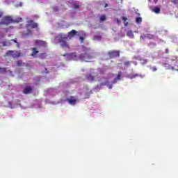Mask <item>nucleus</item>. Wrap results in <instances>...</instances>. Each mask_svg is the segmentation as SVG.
I'll list each match as a JSON object with an SVG mask.
<instances>
[{
	"mask_svg": "<svg viewBox=\"0 0 178 178\" xmlns=\"http://www.w3.org/2000/svg\"><path fill=\"white\" fill-rule=\"evenodd\" d=\"M77 31L74 30V29H72L71 31H70L68 33H67V37L69 38H73V37H74L75 35H77Z\"/></svg>",
	"mask_w": 178,
	"mask_h": 178,
	"instance_id": "obj_9",
	"label": "nucleus"
},
{
	"mask_svg": "<svg viewBox=\"0 0 178 178\" xmlns=\"http://www.w3.org/2000/svg\"><path fill=\"white\" fill-rule=\"evenodd\" d=\"M7 56H11V58H20L22 56V53L19 51H8L6 52Z\"/></svg>",
	"mask_w": 178,
	"mask_h": 178,
	"instance_id": "obj_4",
	"label": "nucleus"
},
{
	"mask_svg": "<svg viewBox=\"0 0 178 178\" xmlns=\"http://www.w3.org/2000/svg\"><path fill=\"white\" fill-rule=\"evenodd\" d=\"M36 42H39V44H42L43 45H47V42H44V41H38L37 40Z\"/></svg>",
	"mask_w": 178,
	"mask_h": 178,
	"instance_id": "obj_28",
	"label": "nucleus"
},
{
	"mask_svg": "<svg viewBox=\"0 0 178 178\" xmlns=\"http://www.w3.org/2000/svg\"><path fill=\"white\" fill-rule=\"evenodd\" d=\"M38 51L37 50V48H35V47H33V49H32V53H31V56H33V58H34V56H35V55L37 54H38Z\"/></svg>",
	"mask_w": 178,
	"mask_h": 178,
	"instance_id": "obj_16",
	"label": "nucleus"
},
{
	"mask_svg": "<svg viewBox=\"0 0 178 178\" xmlns=\"http://www.w3.org/2000/svg\"><path fill=\"white\" fill-rule=\"evenodd\" d=\"M11 41H13V42L17 44V48H19L20 47V44H19V42H17V38L13 39V40H11Z\"/></svg>",
	"mask_w": 178,
	"mask_h": 178,
	"instance_id": "obj_22",
	"label": "nucleus"
},
{
	"mask_svg": "<svg viewBox=\"0 0 178 178\" xmlns=\"http://www.w3.org/2000/svg\"><path fill=\"white\" fill-rule=\"evenodd\" d=\"M153 12L156 14L161 13V8L159 7H154V8L153 9Z\"/></svg>",
	"mask_w": 178,
	"mask_h": 178,
	"instance_id": "obj_18",
	"label": "nucleus"
},
{
	"mask_svg": "<svg viewBox=\"0 0 178 178\" xmlns=\"http://www.w3.org/2000/svg\"><path fill=\"white\" fill-rule=\"evenodd\" d=\"M79 40H80V41H81V42H83V41H84V38H83V37H80L79 38Z\"/></svg>",
	"mask_w": 178,
	"mask_h": 178,
	"instance_id": "obj_35",
	"label": "nucleus"
},
{
	"mask_svg": "<svg viewBox=\"0 0 178 178\" xmlns=\"http://www.w3.org/2000/svg\"><path fill=\"white\" fill-rule=\"evenodd\" d=\"M156 3L158 2V0H154Z\"/></svg>",
	"mask_w": 178,
	"mask_h": 178,
	"instance_id": "obj_43",
	"label": "nucleus"
},
{
	"mask_svg": "<svg viewBox=\"0 0 178 178\" xmlns=\"http://www.w3.org/2000/svg\"><path fill=\"white\" fill-rule=\"evenodd\" d=\"M12 45V40H6L3 42V47H10Z\"/></svg>",
	"mask_w": 178,
	"mask_h": 178,
	"instance_id": "obj_15",
	"label": "nucleus"
},
{
	"mask_svg": "<svg viewBox=\"0 0 178 178\" xmlns=\"http://www.w3.org/2000/svg\"><path fill=\"white\" fill-rule=\"evenodd\" d=\"M131 63H132L131 61H126V62L124 63V65L127 67H129V66H131Z\"/></svg>",
	"mask_w": 178,
	"mask_h": 178,
	"instance_id": "obj_20",
	"label": "nucleus"
},
{
	"mask_svg": "<svg viewBox=\"0 0 178 178\" xmlns=\"http://www.w3.org/2000/svg\"><path fill=\"white\" fill-rule=\"evenodd\" d=\"M108 55L110 59H115V58H119V56H120V51H110L108 52Z\"/></svg>",
	"mask_w": 178,
	"mask_h": 178,
	"instance_id": "obj_6",
	"label": "nucleus"
},
{
	"mask_svg": "<svg viewBox=\"0 0 178 178\" xmlns=\"http://www.w3.org/2000/svg\"><path fill=\"white\" fill-rule=\"evenodd\" d=\"M101 38H102L101 36H99V35H95V36L94 37L93 40H94L95 41H97V40H101Z\"/></svg>",
	"mask_w": 178,
	"mask_h": 178,
	"instance_id": "obj_26",
	"label": "nucleus"
},
{
	"mask_svg": "<svg viewBox=\"0 0 178 178\" xmlns=\"http://www.w3.org/2000/svg\"><path fill=\"white\" fill-rule=\"evenodd\" d=\"M127 35L129 38H134V33H133L132 31H128L127 33Z\"/></svg>",
	"mask_w": 178,
	"mask_h": 178,
	"instance_id": "obj_17",
	"label": "nucleus"
},
{
	"mask_svg": "<svg viewBox=\"0 0 178 178\" xmlns=\"http://www.w3.org/2000/svg\"><path fill=\"white\" fill-rule=\"evenodd\" d=\"M31 26L32 29H38V24L35 23L34 21L30 20L28 22V24L25 25L26 29H29Z\"/></svg>",
	"mask_w": 178,
	"mask_h": 178,
	"instance_id": "obj_7",
	"label": "nucleus"
},
{
	"mask_svg": "<svg viewBox=\"0 0 178 178\" xmlns=\"http://www.w3.org/2000/svg\"><path fill=\"white\" fill-rule=\"evenodd\" d=\"M2 16H3V13L0 12V19H1V17H2Z\"/></svg>",
	"mask_w": 178,
	"mask_h": 178,
	"instance_id": "obj_38",
	"label": "nucleus"
},
{
	"mask_svg": "<svg viewBox=\"0 0 178 178\" xmlns=\"http://www.w3.org/2000/svg\"><path fill=\"white\" fill-rule=\"evenodd\" d=\"M33 92V88L31 86H26L23 90L24 94H31Z\"/></svg>",
	"mask_w": 178,
	"mask_h": 178,
	"instance_id": "obj_10",
	"label": "nucleus"
},
{
	"mask_svg": "<svg viewBox=\"0 0 178 178\" xmlns=\"http://www.w3.org/2000/svg\"><path fill=\"white\" fill-rule=\"evenodd\" d=\"M146 38H148V40H152L154 39V35L151 33L146 34Z\"/></svg>",
	"mask_w": 178,
	"mask_h": 178,
	"instance_id": "obj_19",
	"label": "nucleus"
},
{
	"mask_svg": "<svg viewBox=\"0 0 178 178\" xmlns=\"http://www.w3.org/2000/svg\"><path fill=\"white\" fill-rule=\"evenodd\" d=\"M67 101L70 104V105H76L79 99H74L73 96H70L69 98L67 99Z\"/></svg>",
	"mask_w": 178,
	"mask_h": 178,
	"instance_id": "obj_8",
	"label": "nucleus"
},
{
	"mask_svg": "<svg viewBox=\"0 0 178 178\" xmlns=\"http://www.w3.org/2000/svg\"><path fill=\"white\" fill-rule=\"evenodd\" d=\"M18 6H23V3L19 2V4H18Z\"/></svg>",
	"mask_w": 178,
	"mask_h": 178,
	"instance_id": "obj_37",
	"label": "nucleus"
},
{
	"mask_svg": "<svg viewBox=\"0 0 178 178\" xmlns=\"http://www.w3.org/2000/svg\"><path fill=\"white\" fill-rule=\"evenodd\" d=\"M165 54H169V49H165Z\"/></svg>",
	"mask_w": 178,
	"mask_h": 178,
	"instance_id": "obj_36",
	"label": "nucleus"
},
{
	"mask_svg": "<svg viewBox=\"0 0 178 178\" xmlns=\"http://www.w3.org/2000/svg\"><path fill=\"white\" fill-rule=\"evenodd\" d=\"M22 21L23 19L20 17L13 19L10 16H5L3 17L1 20L0 21V26H9L11 23H21V22Z\"/></svg>",
	"mask_w": 178,
	"mask_h": 178,
	"instance_id": "obj_1",
	"label": "nucleus"
},
{
	"mask_svg": "<svg viewBox=\"0 0 178 178\" xmlns=\"http://www.w3.org/2000/svg\"><path fill=\"white\" fill-rule=\"evenodd\" d=\"M3 73H6V68L0 67V74H3Z\"/></svg>",
	"mask_w": 178,
	"mask_h": 178,
	"instance_id": "obj_21",
	"label": "nucleus"
},
{
	"mask_svg": "<svg viewBox=\"0 0 178 178\" xmlns=\"http://www.w3.org/2000/svg\"><path fill=\"white\" fill-rule=\"evenodd\" d=\"M122 19L124 22H126V21H127V17H122Z\"/></svg>",
	"mask_w": 178,
	"mask_h": 178,
	"instance_id": "obj_34",
	"label": "nucleus"
},
{
	"mask_svg": "<svg viewBox=\"0 0 178 178\" xmlns=\"http://www.w3.org/2000/svg\"><path fill=\"white\" fill-rule=\"evenodd\" d=\"M74 9H79V4H74Z\"/></svg>",
	"mask_w": 178,
	"mask_h": 178,
	"instance_id": "obj_32",
	"label": "nucleus"
},
{
	"mask_svg": "<svg viewBox=\"0 0 178 178\" xmlns=\"http://www.w3.org/2000/svg\"><path fill=\"white\" fill-rule=\"evenodd\" d=\"M104 8H108V3H106V4L104 5Z\"/></svg>",
	"mask_w": 178,
	"mask_h": 178,
	"instance_id": "obj_41",
	"label": "nucleus"
},
{
	"mask_svg": "<svg viewBox=\"0 0 178 178\" xmlns=\"http://www.w3.org/2000/svg\"><path fill=\"white\" fill-rule=\"evenodd\" d=\"M136 22L137 23H141V22H143V18L141 17H138L136 19Z\"/></svg>",
	"mask_w": 178,
	"mask_h": 178,
	"instance_id": "obj_24",
	"label": "nucleus"
},
{
	"mask_svg": "<svg viewBox=\"0 0 178 178\" xmlns=\"http://www.w3.org/2000/svg\"><path fill=\"white\" fill-rule=\"evenodd\" d=\"M22 35L23 38H25V37H27L28 35H33V31H31L30 29H28L25 33H22Z\"/></svg>",
	"mask_w": 178,
	"mask_h": 178,
	"instance_id": "obj_11",
	"label": "nucleus"
},
{
	"mask_svg": "<svg viewBox=\"0 0 178 178\" xmlns=\"http://www.w3.org/2000/svg\"><path fill=\"white\" fill-rule=\"evenodd\" d=\"M105 20H106V16H105V15H103L100 16V21L101 22H105Z\"/></svg>",
	"mask_w": 178,
	"mask_h": 178,
	"instance_id": "obj_23",
	"label": "nucleus"
},
{
	"mask_svg": "<svg viewBox=\"0 0 178 178\" xmlns=\"http://www.w3.org/2000/svg\"><path fill=\"white\" fill-rule=\"evenodd\" d=\"M56 40H57V41L60 43L61 48H70L69 47V44L66 41L67 40V36L65 35L59 33L57 36H56Z\"/></svg>",
	"mask_w": 178,
	"mask_h": 178,
	"instance_id": "obj_2",
	"label": "nucleus"
},
{
	"mask_svg": "<svg viewBox=\"0 0 178 178\" xmlns=\"http://www.w3.org/2000/svg\"><path fill=\"white\" fill-rule=\"evenodd\" d=\"M63 56H67L68 60H79V59L76 52L64 54Z\"/></svg>",
	"mask_w": 178,
	"mask_h": 178,
	"instance_id": "obj_5",
	"label": "nucleus"
},
{
	"mask_svg": "<svg viewBox=\"0 0 178 178\" xmlns=\"http://www.w3.org/2000/svg\"><path fill=\"white\" fill-rule=\"evenodd\" d=\"M104 86H107V87L111 90L112 89V85H109L108 84V82H102L101 83L99 86H97V87H102Z\"/></svg>",
	"mask_w": 178,
	"mask_h": 178,
	"instance_id": "obj_14",
	"label": "nucleus"
},
{
	"mask_svg": "<svg viewBox=\"0 0 178 178\" xmlns=\"http://www.w3.org/2000/svg\"><path fill=\"white\" fill-rule=\"evenodd\" d=\"M171 2H172V3H175V5H177L178 3V0H172V1H171Z\"/></svg>",
	"mask_w": 178,
	"mask_h": 178,
	"instance_id": "obj_31",
	"label": "nucleus"
},
{
	"mask_svg": "<svg viewBox=\"0 0 178 178\" xmlns=\"http://www.w3.org/2000/svg\"><path fill=\"white\" fill-rule=\"evenodd\" d=\"M79 58L83 62H92L94 55L92 53L88 52V49H86L85 53L79 55Z\"/></svg>",
	"mask_w": 178,
	"mask_h": 178,
	"instance_id": "obj_3",
	"label": "nucleus"
},
{
	"mask_svg": "<svg viewBox=\"0 0 178 178\" xmlns=\"http://www.w3.org/2000/svg\"><path fill=\"white\" fill-rule=\"evenodd\" d=\"M124 26H125V27H127L129 26V22H125Z\"/></svg>",
	"mask_w": 178,
	"mask_h": 178,
	"instance_id": "obj_39",
	"label": "nucleus"
},
{
	"mask_svg": "<svg viewBox=\"0 0 178 178\" xmlns=\"http://www.w3.org/2000/svg\"><path fill=\"white\" fill-rule=\"evenodd\" d=\"M53 10H54V12H58L59 10V8H58V6H55L53 8Z\"/></svg>",
	"mask_w": 178,
	"mask_h": 178,
	"instance_id": "obj_30",
	"label": "nucleus"
},
{
	"mask_svg": "<svg viewBox=\"0 0 178 178\" xmlns=\"http://www.w3.org/2000/svg\"><path fill=\"white\" fill-rule=\"evenodd\" d=\"M104 79H105V78L102 77L101 79L99 80V81H102V80H104Z\"/></svg>",
	"mask_w": 178,
	"mask_h": 178,
	"instance_id": "obj_42",
	"label": "nucleus"
},
{
	"mask_svg": "<svg viewBox=\"0 0 178 178\" xmlns=\"http://www.w3.org/2000/svg\"><path fill=\"white\" fill-rule=\"evenodd\" d=\"M116 22H118V23H120V20L119 19H116Z\"/></svg>",
	"mask_w": 178,
	"mask_h": 178,
	"instance_id": "obj_40",
	"label": "nucleus"
},
{
	"mask_svg": "<svg viewBox=\"0 0 178 178\" xmlns=\"http://www.w3.org/2000/svg\"><path fill=\"white\" fill-rule=\"evenodd\" d=\"M138 76V74H131L129 75V79H136V77Z\"/></svg>",
	"mask_w": 178,
	"mask_h": 178,
	"instance_id": "obj_25",
	"label": "nucleus"
},
{
	"mask_svg": "<svg viewBox=\"0 0 178 178\" xmlns=\"http://www.w3.org/2000/svg\"><path fill=\"white\" fill-rule=\"evenodd\" d=\"M121 79H122V72L120 71L118 72L117 77L113 81V84H115V83H117L118 80H121Z\"/></svg>",
	"mask_w": 178,
	"mask_h": 178,
	"instance_id": "obj_12",
	"label": "nucleus"
},
{
	"mask_svg": "<svg viewBox=\"0 0 178 178\" xmlns=\"http://www.w3.org/2000/svg\"><path fill=\"white\" fill-rule=\"evenodd\" d=\"M152 72H156V70H157L156 67H152Z\"/></svg>",
	"mask_w": 178,
	"mask_h": 178,
	"instance_id": "obj_33",
	"label": "nucleus"
},
{
	"mask_svg": "<svg viewBox=\"0 0 178 178\" xmlns=\"http://www.w3.org/2000/svg\"><path fill=\"white\" fill-rule=\"evenodd\" d=\"M86 79L89 81H94V80H95V76H92L91 74H87Z\"/></svg>",
	"mask_w": 178,
	"mask_h": 178,
	"instance_id": "obj_13",
	"label": "nucleus"
},
{
	"mask_svg": "<svg viewBox=\"0 0 178 178\" xmlns=\"http://www.w3.org/2000/svg\"><path fill=\"white\" fill-rule=\"evenodd\" d=\"M23 63V61L19 60L17 63V66H22V64Z\"/></svg>",
	"mask_w": 178,
	"mask_h": 178,
	"instance_id": "obj_29",
	"label": "nucleus"
},
{
	"mask_svg": "<svg viewBox=\"0 0 178 178\" xmlns=\"http://www.w3.org/2000/svg\"><path fill=\"white\" fill-rule=\"evenodd\" d=\"M146 62H148V60H146Z\"/></svg>",
	"mask_w": 178,
	"mask_h": 178,
	"instance_id": "obj_44",
	"label": "nucleus"
},
{
	"mask_svg": "<svg viewBox=\"0 0 178 178\" xmlns=\"http://www.w3.org/2000/svg\"><path fill=\"white\" fill-rule=\"evenodd\" d=\"M140 38V40H145V38H147V35L145 34L141 35Z\"/></svg>",
	"mask_w": 178,
	"mask_h": 178,
	"instance_id": "obj_27",
	"label": "nucleus"
}]
</instances>
